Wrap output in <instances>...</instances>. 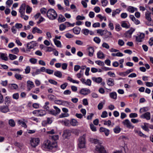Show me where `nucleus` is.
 <instances>
[{"label": "nucleus", "mask_w": 153, "mask_h": 153, "mask_svg": "<svg viewBox=\"0 0 153 153\" xmlns=\"http://www.w3.org/2000/svg\"><path fill=\"white\" fill-rule=\"evenodd\" d=\"M94 41L97 43L99 44L100 42V39L97 37H95L94 39Z\"/></svg>", "instance_id": "50"}, {"label": "nucleus", "mask_w": 153, "mask_h": 153, "mask_svg": "<svg viewBox=\"0 0 153 153\" xmlns=\"http://www.w3.org/2000/svg\"><path fill=\"white\" fill-rule=\"evenodd\" d=\"M82 32L85 35H87L89 33V30L87 29H83L82 30Z\"/></svg>", "instance_id": "42"}, {"label": "nucleus", "mask_w": 153, "mask_h": 153, "mask_svg": "<svg viewBox=\"0 0 153 153\" xmlns=\"http://www.w3.org/2000/svg\"><path fill=\"white\" fill-rule=\"evenodd\" d=\"M26 7V4H23L20 7L19 12L21 15H23V14H24Z\"/></svg>", "instance_id": "12"}, {"label": "nucleus", "mask_w": 153, "mask_h": 153, "mask_svg": "<svg viewBox=\"0 0 153 153\" xmlns=\"http://www.w3.org/2000/svg\"><path fill=\"white\" fill-rule=\"evenodd\" d=\"M29 61L31 63L35 64L37 62V60L36 59L32 58L30 59Z\"/></svg>", "instance_id": "55"}, {"label": "nucleus", "mask_w": 153, "mask_h": 153, "mask_svg": "<svg viewBox=\"0 0 153 153\" xmlns=\"http://www.w3.org/2000/svg\"><path fill=\"white\" fill-rule=\"evenodd\" d=\"M9 56L10 58V59L11 60H13L15 59L17 57L16 55L11 54H9Z\"/></svg>", "instance_id": "44"}, {"label": "nucleus", "mask_w": 153, "mask_h": 153, "mask_svg": "<svg viewBox=\"0 0 153 153\" xmlns=\"http://www.w3.org/2000/svg\"><path fill=\"white\" fill-rule=\"evenodd\" d=\"M15 76L17 79L21 80L22 79L21 75L19 74H16L15 75Z\"/></svg>", "instance_id": "56"}, {"label": "nucleus", "mask_w": 153, "mask_h": 153, "mask_svg": "<svg viewBox=\"0 0 153 153\" xmlns=\"http://www.w3.org/2000/svg\"><path fill=\"white\" fill-rule=\"evenodd\" d=\"M90 127L91 130L94 131H97L96 127L94 126L93 124H90Z\"/></svg>", "instance_id": "61"}, {"label": "nucleus", "mask_w": 153, "mask_h": 153, "mask_svg": "<svg viewBox=\"0 0 153 153\" xmlns=\"http://www.w3.org/2000/svg\"><path fill=\"white\" fill-rule=\"evenodd\" d=\"M32 33L33 34L35 33H37L39 34H41L42 33V31L39 28L35 27H34L33 28V30L32 31Z\"/></svg>", "instance_id": "14"}, {"label": "nucleus", "mask_w": 153, "mask_h": 153, "mask_svg": "<svg viewBox=\"0 0 153 153\" xmlns=\"http://www.w3.org/2000/svg\"><path fill=\"white\" fill-rule=\"evenodd\" d=\"M8 88L11 90L16 89L18 88V86L15 84H10L8 85Z\"/></svg>", "instance_id": "15"}, {"label": "nucleus", "mask_w": 153, "mask_h": 153, "mask_svg": "<svg viewBox=\"0 0 153 153\" xmlns=\"http://www.w3.org/2000/svg\"><path fill=\"white\" fill-rule=\"evenodd\" d=\"M66 19L65 17L62 15H59L58 18V21L59 22H62L65 21Z\"/></svg>", "instance_id": "23"}, {"label": "nucleus", "mask_w": 153, "mask_h": 153, "mask_svg": "<svg viewBox=\"0 0 153 153\" xmlns=\"http://www.w3.org/2000/svg\"><path fill=\"white\" fill-rule=\"evenodd\" d=\"M0 56L2 60L5 61H7L8 60L7 57L6 56L5 54L4 53H1Z\"/></svg>", "instance_id": "39"}, {"label": "nucleus", "mask_w": 153, "mask_h": 153, "mask_svg": "<svg viewBox=\"0 0 153 153\" xmlns=\"http://www.w3.org/2000/svg\"><path fill=\"white\" fill-rule=\"evenodd\" d=\"M48 111L49 112V113L50 114L55 116H56L57 115L55 111L53 110H49Z\"/></svg>", "instance_id": "49"}, {"label": "nucleus", "mask_w": 153, "mask_h": 153, "mask_svg": "<svg viewBox=\"0 0 153 153\" xmlns=\"http://www.w3.org/2000/svg\"><path fill=\"white\" fill-rule=\"evenodd\" d=\"M66 27V26L65 25V23L59 25V29L60 30L62 31L65 29Z\"/></svg>", "instance_id": "45"}, {"label": "nucleus", "mask_w": 153, "mask_h": 153, "mask_svg": "<svg viewBox=\"0 0 153 153\" xmlns=\"http://www.w3.org/2000/svg\"><path fill=\"white\" fill-rule=\"evenodd\" d=\"M47 15L49 19L53 20L56 19L57 17V14L56 11L52 9H49L47 11Z\"/></svg>", "instance_id": "1"}, {"label": "nucleus", "mask_w": 153, "mask_h": 153, "mask_svg": "<svg viewBox=\"0 0 153 153\" xmlns=\"http://www.w3.org/2000/svg\"><path fill=\"white\" fill-rule=\"evenodd\" d=\"M108 116V114L107 112L105 111H103L101 115V117L102 118H105L106 117Z\"/></svg>", "instance_id": "58"}, {"label": "nucleus", "mask_w": 153, "mask_h": 153, "mask_svg": "<svg viewBox=\"0 0 153 153\" xmlns=\"http://www.w3.org/2000/svg\"><path fill=\"white\" fill-rule=\"evenodd\" d=\"M88 49L89 56H92L94 51V48L92 47H90L88 48Z\"/></svg>", "instance_id": "16"}, {"label": "nucleus", "mask_w": 153, "mask_h": 153, "mask_svg": "<svg viewBox=\"0 0 153 153\" xmlns=\"http://www.w3.org/2000/svg\"><path fill=\"white\" fill-rule=\"evenodd\" d=\"M36 111L39 114V116H43L46 114V111L44 110H38Z\"/></svg>", "instance_id": "13"}, {"label": "nucleus", "mask_w": 153, "mask_h": 153, "mask_svg": "<svg viewBox=\"0 0 153 153\" xmlns=\"http://www.w3.org/2000/svg\"><path fill=\"white\" fill-rule=\"evenodd\" d=\"M71 124L73 126H77L78 125V122L75 119H71L70 121Z\"/></svg>", "instance_id": "17"}, {"label": "nucleus", "mask_w": 153, "mask_h": 153, "mask_svg": "<svg viewBox=\"0 0 153 153\" xmlns=\"http://www.w3.org/2000/svg\"><path fill=\"white\" fill-rule=\"evenodd\" d=\"M85 18L84 16H81L80 15H78L76 17V19L77 20H83L85 19Z\"/></svg>", "instance_id": "57"}, {"label": "nucleus", "mask_w": 153, "mask_h": 153, "mask_svg": "<svg viewBox=\"0 0 153 153\" xmlns=\"http://www.w3.org/2000/svg\"><path fill=\"white\" fill-rule=\"evenodd\" d=\"M32 42H30L28 43H27V50H30V49H33L34 48V46H33L31 44H32Z\"/></svg>", "instance_id": "37"}, {"label": "nucleus", "mask_w": 153, "mask_h": 153, "mask_svg": "<svg viewBox=\"0 0 153 153\" xmlns=\"http://www.w3.org/2000/svg\"><path fill=\"white\" fill-rule=\"evenodd\" d=\"M145 16L146 19L149 21L150 22L152 21V19L151 17V13H146Z\"/></svg>", "instance_id": "29"}, {"label": "nucleus", "mask_w": 153, "mask_h": 153, "mask_svg": "<svg viewBox=\"0 0 153 153\" xmlns=\"http://www.w3.org/2000/svg\"><path fill=\"white\" fill-rule=\"evenodd\" d=\"M101 2L102 6L105 7L107 5L108 2L107 0H101Z\"/></svg>", "instance_id": "46"}, {"label": "nucleus", "mask_w": 153, "mask_h": 153, "mask_svg": "<svg viewBox=\"0 0 153 153\" xmlns=\"http://www.w3.org/2000/svg\"><path fill=\"white\" fill-rule=\"evenodd\" d=\"M95 152V153H107L104 147L100 144L96 146Z\"/></svg>", "instance_id": "3"}, {"label": "nucleus", "mask_w": 153, "mask_h": 153, "mask_svg": "<svg viewBox=\"0 0 153 153\" xmlns=\"http://www.w3.org/2000/svg\"><path fill=\"white\" fill-rule=\"evenodd\" d=\"M39 141V139L38 138H31L30 140V143L32 147H35L38 145Z\"/></svg>", "instance_id": "5"}, {"label": "nucleus", "mask_w": 153, "mask_h": 153, "mask_svg": "<svg viewBox=\"0 0 153 153\" xmlns=\"http://www.w3.org/2000/svg\"><path fill=\"white\" fill-rule=\"evenodd\" d=\"M48 99L51 101L55 100L56 99V97L52 94H50L48 95Z\"/></svg>", "instance_id": "31"}, {"label": "nucleus", "mask_w": 153, "mask_h": 153, "mask_svg": "<svg viewBox=\"0 0 153 153\" xmlns=\"http://www.w3.org/2000/svg\"><path fill=\"white\" fill-rule=\"evenodd\" d=\"M103 47L107 49H108L109 48V46L105 42L103 43L102 45Z\"/></svg>", "instance_id": "62"}, {"label": "nucleus", "mask_w": 153, "mask_h": 153, "mask_svg": "<svg viewBox=\"0 0 153 153\" xmlns=\"http://www.w3.org/2000/svg\"><path fill=\"white\" fill-rule=\"evenodd\" d=\"M40 70L39 69H37L35 72L33 73L32 74L33 76H35L36 75L40 74Z\"/></svg>", "instance_id": "52"}, {"label": "nucleus", "mask_w": 153, "mask_h": 153, "mask_svg": "<svg viewBox=\"0 0 153 153\" xmlns=\"http://www.w3.org/2000/svg\"><path fill=\"white\" fill-rule=\"evenodd\" d=\"M120 9H117L115 10H113L112 12V16L114 17L117 14L119 13L120 11Z\"/></svg>", "instance_id": "27"}, {"label": "nucleus", "mask_w": 153, "mask_h": 153, "mask_svg": "<svg viewBox=\"0 0 153 153\" xmlns=\"http://www.w3.org/2000/svg\"><path fill=\"white\" fill-rule=\"evenodd\" d=\"M92 79L93 81L98 83L101 82L102 80V79L100 77H99L98 78L93 77H92Z\"/></svg>", "instance_id": "21"}, {"label": "nucleus", "mask_w": 153, "mask_h": 153, "mask_svg": "<svg viewBox=\"0 0 153 153\" xmlns=\"http://www.w3.org/2000/svg\"><path fill=\"white\" fill-rule=\"evenodd\" d=\"M9 125L12 127H14L15 125V122L13 119H10L9 121Z\"/></svg>", "instance_id": "40"}, {"label": "nucleus", "mask_w": 153, "mask_h": 153, "mask_svg": "<svg viewBox=\"0 0 153 153\" xmlns=\"http://www.w3.org/2000/svg\"><path fill=\"white\" fill-rule=\"evenodd\" d=\"M68 85V83L67 82L64 83L61 85L60 87L62 89H64Z\"/></svg>", "instance_id": "60"}, {"label": "nucleus", "mask_w": 153, "mask_h": 153, "mask_svg": "<svg viewBox=\"0 0 153 153\" xmlns=\"http://www.w3.org/2000/svg\"><path fill=\"white\" fill-rule=\"evenodd\" d=\"M49 102H46L45 103L43 107L44 109H46V111H48L49 110V107L48 106Z\"/></svg>", "instance_id": "35"}, {"label": "nucleus", "mask_w": 153, "mask_h": 153, "mask_svg": "<svg viewBox=\"0 0 153 153\" xmlns=\"http://www.w3.org/2000/svg\"><path fill=\"white\" fill-rule=\"evenodd\" d=\"M105 32L104 30L99 29L97 30V33L100 34L101 36H102L104 34V32Z\"/></svg>", "instance_id": "51"}, {"label": "nucleus", "mask_w": 153, "mask_h": 153, "mask_svg": "<svg viewBox=\"0 0 153 153\" xmlns=\"http://www.w3.org/2000/svg\"><path fill=\"white\" fill-rule=\"evenodd\" d=\"M31 11V8L28 5L26 6V12L27 13H30Z\"/></svg>", "instance_id": "64"}, {"label": "nucleus", "mask_w": 153, "mask_h": 153, "mask_svg": "<svg viewBox=\"0 0 153 153\" xmlns=\"http://www.w3.org/2000/svg\"><path fill=\"white\" fill-rule=\"evenodd\" d=\"M53 40L55 45L57 46V47L59 48L61 47V44L60 42L59 41L55 39H54Z\"/></svg>", "instance_id": "24"}, {"label": "nucleus", "mask_w": 153, "mask_h": 153, "mask_svg": "<svg viewBox=\"0 0 153 153\" xmlns=\"http://www.w3.org/2000/svg\"><path fill=\"white\" fill-rule=\"evenodd\" d=\"M80 30V28L78 27H75L73 29L74 33L76 34H78L79 33Z\"/></svg>", "instance_id": "25"}, {"label": "nucleus", "mask_w": 153, "mask_h": 153, "mask_svg": "<svg viewBox=\"0 0 153 153\" xmlns=\"http://www.w3.org/2000/svg\"><path fill=\"white\" fill-rule=\"evenodd\" d=\"M12 97L13 99L17 100L19 98V94L18 93H15L13 94Z\"/></svg>", "instance_id": "53"}, {"label": "nucleus", "mask_w": 153, "mask_h": 153, "mask_svg": "<svg viewBox=\"0 0 153 153\" xmlns=\"http://www.w3.org/2000/svg\"><path fill=\"white\" fill-rule=\"evenodd\" d=\"M110 97L113 99L116 100L117 98V94L115 92H112L109 94Z\"/></svg>", "instance_id": "26"}, {"label": "nucleus", "mask_w": 153, "mask_h": 153, "mask_svg": "<svg viewBox=\"0 0 153 153\" xmlns=\"http://www.w3.org/2000/svg\"><path fill=\"white\" fill-rule=\"evenodd\" d=\"M95 63L100 66H103L104 65V63L103 62L100 60L96 61L95 62Z\"/></svg>", "instance_id": "48"}, {"label": "nucleus", "mask_w": 153, "mask_h": 153, "mask_svg": "<svg viewBox=\"0 0 153 153\" xmlns=\"http://www.w3.org/2000/svg\"><path fill=\"white\" fill-rule=\"evenodd\" d=\"M107 84L110 86H113L114 85V81L113 79L109 78L107 80Z\"/></svg>", "instance_id": "19"}, {"label": "nucleus", "mask_w": 153, "mask_h": 153, "mask_svg": "<svg viewBox=\"0 0 153 153\" xmlns=\"http://www.w3.org/2000/svg\"><path fill=\"white\" fill-rule=\"evenodd\" d=\"M136 38V41L138 42H142L143 40L144 39L145 37V34L143 33H141L140 35L138 36H134Z\"/></svg>", "instance_id": "8"}, {"label": "nucleus", "mask_w": 153, "mask_h": 153, "mask_svg": "<svg viewBox=\"0 0 153 153\" xmlns=\"http://www.w3.org/2000/svg\"><path fill=\"white\" fill-rule=\"evenodd\" d=\"M122 123L124 126L128 128L132 129L134 128V126L132 124L129 120L128 119L124 120L122 122Z\"/></svg>", "instance_id": "4"}, {"label": "nucleus", "mask_w": 153, "mask_h": 153, "mask_svg": "<svg viewBox=\"0 0 153 153\" xmlns=\"http://www.w3.org/2000/svg\"><path fill=\"white\" fill-rule=\"evenodd\" d=\"M55 76L59 78H61L62 76V74L61 72L59 71H56L54 73Z\"/></svg>", "instance_id": "32"}, {"label": "nucleus", "mask_w": 153, "mask_h": 153, "mask_svg": "<svg viewBox=\"0 0 153 153\" xmlns=\"http://www.w3.org/2000/svg\"><path fill=\"white\" fill-rule=\"evenodd\" d=\"M129 117L130 118H135L137 117V114L136 113H131L129 115Z\"/></svg>", "instance_id": "54"}, {"label": "nucleus", "mask_w": 153, "mask_h": 153, "mask_svg": "<svg viewBox=\"0 0 153 153\" xmlns=\"http://www.w3.org/2000/svg\"><path fill=\"white\" fill-rule=\"evenodd\" d=\"M44 144L45 147L49 149H51L55 146H54L53 143H51V141L49 140H47L44 142Z\"/></svg>", "instance_id": "6"}, {"label": "nucleus", "mask_w": 153, "mask_h": 153, "mask_svg": "<svg viewBox=\"0 0 153 153\" xmlns=\"http://www.w3.org/2000/svg\"><path fill=\"white\" fill-rule=\"evenodd\" d=\"M88 0H83L81 1V4L84 7L86 8L87 7V2H88Z\"/></svg>", "instance_id": "34"}, {"label": "nucleus", "mask_w": 153, "mask_h": 153, "mask_svg": "<svg viewBox=\"0 0 153 153\" xmlns=\"http://www.w3.org/2000/svg\"><path fill=\"white\" fill-rule=\"evenodd\" d=\"M45 72L49 74H52L53 72V71L49 69H46L45 70Z\"/></svg>", "instance_id": "59"}, {"label": "nucleus", "mask_w": 153, "mask_h": 153, "mask_svg": "<svg viewBox=\"0 0 153 153\" xmlns=\"http://www.w3.org/2000/svg\"><path fill=\"white\" fill-rule=\"evenodd\" d=\"M134 131L136 134H137L140 137H143L144 138H146L147 137L146 135L140 131L135 130Z\"/></svg>", "instance_id": "18"}, {"label": "nucleus", "mask_w": 153, "mask_h": 153, "mask_svg": "<svg viewBox=\"0 0 153 153\" xmlns=\"http://www.w3.org/2000/svg\"><path fill=\"white\" fill-rule=\"evenodd\" d=\"M85 138V135H83L79 138V143L78 144V146L80 149L84 148L85 147L86 141Z\"/></svg>", "instance_id": "2"}, {"label": "nucleus", "mask_w": 153, "mask_h": 153, "mask_svg": "<svg viewBox=\"0 0 153 153\" xmlns=\"http://www.w3.org/2000/svg\"><path fill=\"white\" fill-rule=\"evenodd\" d=\"M9 105L0 106V111L2 113H5L10 111Z\"/></svg>", "instance_id": "7"}, {"label": "nucleus", "mask_w": 153, "mask_h": 153, "mask_svg": "<svg viewBox=\"0 0 153 153\" xmlns=\"http://www.w3.org/2000/svg\"><path fill=\"white\" fill-rule=\"evenodd\" d=\"M27 91H29L32 88L35 86V85L33 82L30 80H28L27 82Z\"/></svg>", "instance_id": "11"}, {"label": "nucleus", "mask_w": 153, "mask_h": 153, "mask_svg": "<svg viewBox=\"0 0 153 153\" xmlns=\"http://www.w3.org/2000/svg\"><path fill=\"white\" fill-rule=\"evenodd\" d=\"M118 44L120 46H122L124 45V42L123 41L122 39H119L118 41Z\"/></svg>", "instance_id": "63"}, {"label": "nucleus", "mask_w": 153, "mask_h": 153, "mask_svg": "<svg viewBox=\"0 0 153 153\" xmlns=\"http://www.w3.org/2000/svg\"><path fill=\"white\" fill-rule=\"evenodd\" d=\"M14 145L15 146L18 147L19 148H20L23 146V144L22 143H19L17 142H15Z\"/></svg>", "instance_id": "43"}, {"label": "nucleus", "mask_w": 153, "mask_h": 153, "mask_svg": "<svg viewBox=\"0 0 153 153\" xmlns=\"http://www.w3.org/2000/svg\"><path fill=\"white\" fill-rule=\"evenodd\" d=\"M18 123L19 125H22V126L25 128H26L27 127L26 123L20 120H18Z\"/></svg>", "instance_id": "33"}, {"label": "nucleus", "mask_w": 153, "mask_h": 153, "mask_svg": "<svg viewBox=\"0 0 153 153\" xmlns=\"http://www.w3.org/2000/svg\"><path fill=\"white\" fill-rule=\"evenodd\" d=\"M91 92L90 90L87 88H82L79 91V93L82 95H86Z\"/></svg>", "instance_id": "9"}, {"label": "nucleus", "mask_w": 153, "mask_h": 153, "mask_svg": "<svg viewBox=\"0 0 153 153\" xmlns=\"http://www.w3.org/2000/svg\"><path fill=\"white\" fill-rule=\"evenodd\" d=\"M128 10L130 12L133 13H134L135 11L137 10V9L133 7L129 6L128 8Z\"/></svg>", "instance_id": "28"}, {"label": "nucleus", "mask_w": 153, "mask_h": 153, "mask_svg": "<svg viewBox=\"0 0 153 153\" xmlns=\"http://www.w3.org/2000/svg\"><path fill=\"white\" fill-rule=\"evenodd\" d=\"M140 117L149 120L150 119L151 114L149 112H147L141 115Z\"/></svg>", "instance_id": "10"}, {"label": "nucleus", "mask_w": 153, "mask_h": 153, "mask_svg": "<svg viewBox=\"0 0 153 153\" xmlns=\"http://www.w3.org/2000/svg\"><path fill=\"white\" fill-rule=\"evenodd\" d=\"M149 108L148 107H144L143 108H141L140 110V113H142L143 112L147 111H149Z\"/></svg>", "instance_id": "30"}, {"label": "nucleus", "mask_w": 153, "mask_h": 153, "mask_svg": "<svg viewBox=\"0 0 153 153\" xmlns=\"http://www.w3.org/2000/svg\"><path fill=\"white\" fill-rule=\"evenodd\" d=\"M135 29L133 28H131L130 29L128 30L126 33V36H131L133 33Z\"/></svg>", "instance_id": "20"}, {"label": "nucleus", "mask_w": 153, "mask_h": 153, "mask_svg": "<svg viewBox=\"0 0 153 153\" xmlns=\"http://www.w3.org/2000/svg\"><path fill=\"white\" fill-rule=\"evenodd\" d=\"M90 141L91 143H94L95 144H99V140L97 139L91 138H90Z\"/></svg>", "instance_id": "36"}, {"label": "nucleus", "mask_w": 153, "mask_h": 153, "mask_svg": "<svg viewBox=\"0 0 153 153\" xmlns=\"http://www.w3.org/2000/svg\"><path fill=\"white\" fill-rule=\"evenodd\" d=\"M11 52L15 54H17L19 52V50L17 48H16L11 50Z\"/></svg>", "instance_id": "47"}, {"label": "nucleus", "mask_w": 153, "mask_h": 153, "mask_svg": "<svg viewBox=\"0 0 153 153\" xmlns=\"http://www.w3.org/2000/svg\"><path fill=\"white\" fill-rule=\"evenodd\" d=\"M97 56L98 58L100 59H103L105 57L104 54L101 51H99L98 52Z\"/></svg>", "instance_id": "22"}, {"label": "nucleus", "mask_w": 153, "mask_h": 153, "mask_svg": "<svg viewBox=\"0 0 153 153\" xmlns=\"http://www.w3.org/2000/svg\"><path fill=\"white\" fill-rule=\"evenodd\" d=\"M121 131V128L119 126H116L114 129V131L116 133H118L120 132Z\"/></svg>", "instance_id": "38"}, {"label": "nucleus", "mask_w": 153, "mask_h": 153, "mask_svg": "<svg viewBox=\"0 0 153 153\" xmlns=\"http://www.w3.org/2000/svg\"><path fill=\"white\" fill-rule=\"evenodd\" d=\"M67 79L70 82H72L73 83H76L77 84H78L79 83V82L78 81L73 79L70 76H68V77Z\"/></svg>", "instance_id": "41"}]
</instances>
